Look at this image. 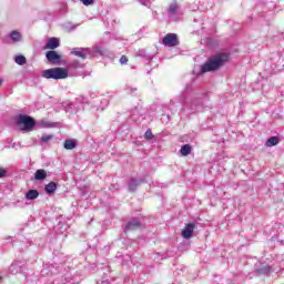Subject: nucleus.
Returning <instances> with one entry per match:
<instances>
[{"label":"nucleus","instance_id":"obj_28","mask_svg":"<svg viewBox=\"0 0 284 284\" xmlns=\"http://www.w3.org/2000/svg\"><path fill=\"white\" fill-rule=\"evenodd\" d=\"M83 6H94V0H80Z\"/></svg>","mask_w":284,"mask_h":284},{"label":"nucleus","instance_id":"obj_20","mask_svg":"<svg viewBox=\"0 0 284 284\" xmlns=\"http://www.w3.org/2000/svg\"><path fill=\"white\" fill-rule=\"evenodd\" d=\"M272 272V266L264 265L257 268V274H270Z\"/></svg>","mask_w":284,"mask_h":284},{"label":"nucleus","instance_id":"obj_21","mask_svg":"<svg viewBox=\"0 0 284 284\" xmlns=\"http://www.w3.org/2000/svg\"><path fill=\"white\" fill-rule=\"evenodd\" d=\"M14 62H16L18 65H26L27 59H26L23 55H16Z\"/></svg>","mask_w":284,"mask_h":284},{"label":"nucleus","instance_id":"obj_3","mask_svg":"<svg viewBox=\"0 0 284 284\" xmlns=\"http://www.w3.org/2000/svg\"><path fill=\"white\" fill-rule=\"evenodd\" d=\"M16 123L20 130L26 132L32 131L34 125H37V122L34 121V119L26 114L18 115L16 119Z\"/></svg>","mask_w":284,"mask_h":284},{"label":"nucleus","instance_id":"obj_34","mask_svg":"<svg viewBox=\"0 0 284 284\" xmlns=\"http://www.w3.org/2000/svg\"><path fill=\"white\" fill-rule=\"evenodd\" d=\"M71 68H79V61H73L70 63Z\"/></svg>","mask_w":284,"mask_h":284},{"label":"nucleus","instance_id":"obj_1","mask_svg":"<svg viewBox=\"0 0 284 284\" xmlns=\"http://www.w3.org/2000/svg\"><path fill=\"white\" fill-rule=\"evenodd\" d=\"M180 103H182L181 112H184V114H196V112L205 110L203 98L199 95L195 98H180Z\"/></svg>","mask_w":284,"mask_h":284},{"label":"nucleus","instance_id":"obj_30","mask_svg":"<svg viewBox=\"0 0 284 284\" xmlns=\"http://www.w3.org/2000/svg\"><path fill=\"white\" fill-rule=\"evenodd\" d=\"M120 63H121V65H125V63H128V57L122 55V57L120 58Z\"/></svg>","mask_w":284,"mask_h":284},{"label":"nucleus","instance_id":"obj_7","mask_svg":"<svg viewBox=\"0 0 284 284\" xmlns=\"http://www.w3.org/2000/svg\"><path fill=\"white\" fill-rule=\"evenodd\" d=\"M88 103V98H75V100L69 104V108L73 110V112H79V110H83Z\"/></svg>","mask_w":284,"mask_h":284},{"label":"nucleus","instance_id":"obj_32","mask_svg":"<svg viewBox=\"0 0 284 284\" xmlns=\"http://www.w3.org/2000/svg\"><path fill=\"white\" fill-rule=\"evenodd\" d=\"M8 174V171L6 169L0 168V179H3Z\"/></svg>","mask_w":284,"mask_h":284},{"label":"nucleus","instance_id":"obj_33","mask_svg":"<svg viewBox=\"0 0 284 284\" xmlns=\"http://www.w3.org/2000/svg\"><path fill=\"white\" fill-rule=\"evenodd\" d=\"M108 103H110V102L108 101V99H103V100L101 101L102 110H103V108H108Z\"/></svg>","mask_w":284,"mask_h":284},{"label":"nucleus","instance_id":"obj_24","mask_svg":"<svg viewBox=\"0 0 284 284\" xmlns=\"http://www.w3.org/2000/svg\"><path fill=\"white\" fill-rule=\"evenodd\" d=\"M169 14H170V17H174V14H176V3H172L169 7Z\"/></svg>","mask_w":284,"mask_h":284},{"label":"nucleus","instance_id":"obj_4","mask_svg":"<svg viewBox=\"0 0 284 284\" xmlns=\"http://www.w3.org/2000/svg\"><path fill=\"white\" fill-rule=\"evenodd\" d=\"M42 77L44 79H54V80L68 79V69H64V68L48 69L42 71Z\"/></svg>","mask_w":284,"mask_h":284},{"label":"nucleus","instance_id":"obj_18","mask_svg":"<svg viewBox=\"0 0 284 284\" xmlns=\"http://www.w3.org/2000/svg\"><path fill=\"white\" fill-rule=\"evenodd\" d=\"M63 146L64 150H74V148H77V142L74 140H65Z\"/></svg>","mask_w":284,"mask_h":284},{"label":"nucleus","instance_id":"obj_6","mask_svg":"<svg viewBox=\"0 0 284 284\" xmlns=\"http://www.w3.org/2000/svg\"><path fill=\"white\" fill-rule=\"evenodd\" d=\"M163 45L166 48H176L179 45V36L176 33H169L162 40Z\"/></svg>","mask_w":284,"mask_h":284},{"label":"nucleus","instance_id":"obj_37","mask_svg":"<svg viewBox=\"0 0 284 284\" xmlns=\"http://www.w3.org/2000/svg\"><path fill=\"white\" fill-rule=\"evenodd\" d=\"M77 29V26H73L72 28H71V30H75Z\"/></svg>","mask_w":284,"mask_h":284},{"label":"nucleus","instance_id":"obj_26","mask_svg":"<svg viewBox=\"0 0 284 284\" xmlns=\"http://www.w3.org/2000/svg\"><path fill=\"white\" fill-rule=\"evenodd\" d=\"M52 139H54V135L44 134V135H42L41 141H42V143H48V142L52 141Z\"/></svg>","mask_w":284,"mask_h":284},{"label":"nucleus","instance_id":"obj_38","mask_svg":"<svg viewBox=\"0 0 284 284\" xmlns=\"http://www.w3.org/2000/svg\"><path fill=\"white\" fill-rule=\"evenodd\" d=\"M3 280V277L2 276H0V281H2Z\"/></svg>","mask_w":284,"mask_h":284},{"label":"nucleus","instance_id":"obj_8","mask_svg":"<svg viewBox=\"0 0 284 284\" xmlns=\"http://www.w3.org/2000/svg\"><path fill=\"white\" fill-rule=\"evenodd\" d=\"M45 58L50 63H61V55L54 50L48 51Z\"/></svg>","mask_w":284,"mask_h":284},{"label":"nucleus","instance_id":"obj_9","mask_svg":"<svg viewBox=\"0 0 284 284\" xmlns=\"http://www.w3.org/2000/svg\"><path fill=\"white\" fill-rule=\"evenodd\" d=\"M71 54H73L74 57H79L80 59H88V54H90V49L74 48L71 51Z\"/></svg>","mask_w":284,"mask_h":284},{"label":"nucleus","instance_id":"obj_14","mask_svg":"<svg viewBox=\"0 0 284 284\" xmlns=\"http://www.w3.org/2000/svg\"><path fill=\"white\" fill-rule=\"evenodd\" d=\"M24 199H27V201H34V200L39 199V191H37V190H29L27 192Z\"/></svg>","mask_w":284,"mask_h":284},{"label":"nucleus","instance_id":"obj_25","mask_svg":"<svg viewBox=\"0 0 284 284\" xmlns=\"http://www.w3.org/2000/svg\"><path fill=\"white\" fill-rule=\"evenodd\" d=\"M93 52L94 54H101V55L105 54V50L101 47H94Z\"/></svg>","mask_w":284,"mask_h":284},{"label":"nucleus","instance_id":"obj_13","mask_svg":"<svg viewBox=\"0 0 284 284\" xmlns=\"http://www.w3.org/2000/svg\"><path fill=\"white\" fill-rule=\"evenodd\" d=\"M36 181H45L48 179V172L43 169H39L34 173Z\"/></svg>","mask_w":284,"mask_h":284},{"label":"nucleus","instance_id":"obj_19","mask_svg":"<svg viewBox=\"0 0 284 284\" xmlns=\"http://www.w3.org/2000/svg\"><path fill=\"white\" fill-rule=\"evenodd\" d=\"M266 148H274V145H278V138L276 136H271L266 143H265Z\"/></svg>","mask_w":284,"mask_h":284},{"label":"nucleus","instance_id":"obj_35","mask_svg":"<svg viewBox=\"0 0 284 284\" xmlns=\"http://www.w3.org/2000/svg\"><path fill=\"white\" fill-rule=\"evenodd\" d=\"M143 52H144L143 50L139 51L140 57H143Z\"/></svg>","mask_w":284,"mask_h":284},{"label":"nucleus","instance_id":"obj_11","mask_svg":"<svg viewBox=\"0 0 284 284\" xmlns=\"http://www.w3.org/2000/svg\"><path fill=\"white\" fill-rule=\"evenodd\" d=\"M61 45L59 38H50L44 47V50H57Z\"/></svg>","mask_w":284,"mask_h":284},{"label":"nucleus","instance_id":"obj_23","mask_svg":"<svg viewBox=\"0 0 284 284\" xmlns=\"http://www.w3.org/2000/svg\"><path fill=\"white\" fill-rule=\"evenodd\" d=\"M9 271L11 274H19V272H21V267H19L17 264H11Z\"/></svg>","mask_w":284,"mask_h":284},{"label":"nucleus","instance_id":"obj_12","mask_svg":"<svg viewBox=\"0 0 284 284\" xmlns=\"http://www.w3.org/2000/svg\"><path fill=\"white\" fill-rule=\"evenodd\" d=\"M139 227H141V222L132 220L125 225L124 232H132L133 230H139Z\"/></svg>","mask_w":284,"mask_h":284},{"label":"nucleus","instance_id":"obj_15","mask_svg":"<svg viewBox=\"0 0 284 284\" xmlns=\"http://www.w3.org/2000/svg\"><path fill=\"white\" fill-rule=\"evenodd\" d=\"M44 191L47 194H54L57 192V182H50L44 186Z\"/></svg>","mask_w":284,"mask_h":284},{"label":"nucleus","instance_id":"obj_2","mask_svg":"<svg viewBox=\"0 0 284 284\" xmlns=\"http://www.w3.org/2000/svg\"><path fill=\"white\" fill-rule=\"evenodd\" d=\"M227 61H230L229 53H219L201 67V74H205V72H214L215 70H219V68H222V65H225Z\"/></svg>","mask_w":284,"mask_h":284},{"label":"nucleus","instance_id":"obj_27","mask_svg":"<svg viewBox=\"0 0 284 284\" xmlns=\"http://www.w3.org/2000/svg\"><path fill=\"white\" fill-rule=\"evenodd\" d=\"M144 139H146L148 141L154 139V134L152 133V130H148V131L144 133Z\"/></svg>","mask_w":284,"mask_h":284},{"label":"nucleus","instance_id":"obj_5","mask_svg":"<svg viewBox=\"0 0 284 284\" xmlns=\"http://www.w3.org/2000/svg\"><path fill=\"white\" fill-rule=\"evenodd\" d=\"M131 119L134 123H141L145 119V109L143 106H135L131 111Z\"/></svg>","mask_w":284,"mask_h":284},{"label":"nucleus","instance_id":"obj_22","mask_svg":"<svg viewBox=\"0 0 284 284\" xmlns=\"http://www.w3.org/2000/svg\"><path fill=\"white\" fill-rule=\"evenodd\" d=\"M10 39L13 40L14 42L21 41V33L19 31H12L10 33Z\"/></svg>","mask_w":284,"mask_h":284},{"label":"nucleus","instance_id":"obj_29","mask_svg":"<svg viewBox=\"0 0 284 284\" xmlns=\"http://www.w3.org/2000/svg\"><path fill=\"white\" fill-rule=\"evenodd\" d=\"M141 6H145L146 8H150V0H138Z\"/></svg>","mask_w":284,"mask_h":284},{"label":"nucleus","instance_id":"obj_17","mask_svg":"<svg viewBox=\"0 0 284 284\" xmlns=\"http://www.w3.org/2000/svg\"><path fill=\"white\" fill-rule=\"evenodd\" d=\"M140 184H141V182H139L134 178H132L129 183V192H134L136 190V187H139Z\"/></svg>","mask_w":284,"mask_h":284},{"label":"nucleus","instance_id":"obj_31","mask_svg":"<svg viewBox=\"0 0 284 284\" xmlns=\"http://www.w3.org/2000/svg\"><path fill=\"white\" fill-rule=\"evenodd\" d=\"M126 92L128 94H134V92H136V88L129 87L126 88Z\"/></svg>","mask_w":284,"mask_h":284},{"label":"nucleus","instance_id":"obj_36","mask_svg":"<svg viewBox=\"0 0 284 284\" xmlns=\"http://www.w3.org/2000/svg\"><path fill=\"white\" fill-rule=\"evenodd\" d=\"M3 85V79L0 78V87Z\"/></svg>","mask_w":284,"mask_h":284},{"label":"nucleus","instance_id":"obj_10","mask_svg":"<svg viewBox=\"0 0 284 284\" xmlns=\"http://www.w3.org/2000/svg\"><path fill=\"white\" fill-rule=\"evenodd\" d=\"M195 227H196V225H194V223L186 224L182 231L183 239H192V234H194Z\"/></svg>","mask_w":284,"mask_h":284},{"label":"nucleus","instance_id":"obj_16","mask_svg":"<svg viewBox=\"0 0 284 284\" xmlns=\"http://www.w3.org/2000/svg\"><path fill=\"white\" fill-rule=\"evenodd\" d=\"M180 153L182 156H189V154H192V146L190 144H184L181 148Z\"/></svg>","mask_w":284,"mask_h":284}]
</instances>
